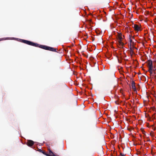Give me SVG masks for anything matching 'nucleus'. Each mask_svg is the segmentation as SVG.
I'll return each mask as SVG.
<instances>
[{
    "instance_id": "nucleus-2",
    "label": "nucleus",
    "mask_w": 156,
    "mask_h": 156,
    "mask_svg": "<svg viewBox=\"0 0 156 156\" xmlns=\"http://www.w3.org/2000/svg\"><path fill=\"white\" fill-rule=\"evenodd\" d=\"M22 42L25 44H27L28 45L36 47L37 46L38 44L34 43L30 41L26 40H21Z\"/></svg>"
},
{
    "instance_id": "nucleus-4",
    "label": "nucleus",
    "mask_w": 156,
    "mask_h": 156,
    "mask_svg": "<svg viewBox=\"0 0 156 156\" xmlns=\"http://www.w3.org/2000/svg\"><path fill=\"white\" fill-rule=\"evenodd\" d=\"M118 42L119 43V45L123 46L124 44V43L122 42L123 38L122 37V34L121 33H118Z\"/></svg>"
},
{
    "instance_id": "nucleus-16",
    "label": "nucleus",
    "mask_w": 156,
    "mask_h": 156,
    "mask_svg": "<svg viewBox=\"0 0 156 156\" xmlns=\"http://www.w3.org/2000/svg\"><path fill=\"white\" fill-rule=\"evenodd\" d=\"M137 90H138L139 89H140V87H139V86L138 84H137Z\"/></svg>"
},
{
    "instance_id": "nucleus-27",
    "label": "nucleus",
    "mask_w": 156,
    "mask_h": 156,
    "mask_svg": "<svg viewBox=\"0 0 156 156\" xmlns=\"http://www.w3.org/2000/svg\"><path fill=\"white\" fill-rule=\"evenodd\" d=\"M150 135H151V136H152V134H151H151H150Z\"/></svg>"
},
{
    "instance_id": "nucleus-12",
    "label": "nucleus",
    "mask_w": 156,
    "mask_h": 156,
    "mask_svg": "<svg viewBox=\"0 0 156 156\" xmlns=\"http://www.w3.org/2000/svg\"><path fill=\"white\" fill-rule=\"evenodd\" d=\"M153 70H154L153 68L151 69H148V71L150 73L151 75L153 76L154 75V73L153 72Z\"/></svg>"
},
{
    "instance_id": "nucleus-5",
    "label": "nucleus",
    "mask_w": 156,
    "mask_h": 156,
    "mask_svg": "<svg viewBox=\"0 0 156 156\" xmlns=\"http://www.w3.org/2000/svg\"><path fill=\"white\" fill-rule=\"evenodd\" d=\"M136 83L134 81L133 79H131V86L132 87V89L134 91H136V88L135 87Z\"/></svg>"
},
{
    "instance_id": "nucleus-11",
    "label": "nucleus",
    "mask_w": 156,
    "mask_h": 156,
    "mask_svg": "<svg viewBox=\"0 0 156 156\" xmlns=\"http://www.w3.org/2000/svg\"><path fill=\"white\" fill-rule=\"evenodd\" d=\"M57 49L54 48L52 47H48V50L50 51H55V52H57L56 51V50Z\"/></svg>"
},
{
    "instance_id": "nucleus-19",
    "label": "nucleus",
    "mask_w": 156,
    "mask_h": 156,
    "mask_svg": "<svg viewBox=\"0 0 156 156\" xmlns=\"http://www.w3.org/2000/svg\"><path fill=\"white\" fill-rule=\"evenodd\" d=\"M4 38H0V41L4 40Z\"/></svg>"
},
{
    "instance_id": "nucleus-26",
    "label": "nucleus",
    "mask_w": 156,
    "mask_h": 156,
    "mask_svg": "<svg viewBox=\"0 0 156 156\" xmlns=\"http://www.w3.org/2000/svg\"><path fill=\"white\" fill-rule=\"evenodd\" d=\"M135 61H136V59H135Z\"/></svg>"
},
{
    "instance_id": "nucleus-9",
    "label": "nucleus",
    "mask_w": 156,
    "mask_h": 156,
    "mask_svg": "<svg viewBox=\"0 0 156 156\" xmlns=\"http://www.w3.org/2000/svg\"><path fill=\"white\" fill-rule=\"evenodd\" d=\"M48 150V154H49V155H52L54 154V153H53L51 150L50 147L48 146L47 147Z\"/></svg>"
},
{
    "instance_id": "nucleus-15",
    "label": "nucleus",
    "mask_w": 156,
    "mask_h": 156,
    "mask_svg": "<svg viewBox=\"0 0 156 156\" xmlns=\"http://www.w3.org/2000/svg\"><path fill=\"white\" fill-rule=\"evenodd\" d=\"M138 123L140 124H141L142 123V121L140 120H138Z\"/></svg>"
},
{
    "instance_id": "nucleus-23",
    "label": "nucleus",
    "mask_w": 156,
    "mask_h": 156,
    "mask_svg": "<svg viewBox=\"0 0 156 156\" xmlns=\"http://www.w3.org/2000/svg\"><path fill=\"white\" fill-rule=\"evenodd\" d=\"M115 102L117 104H119V103H118V101H115Z\"/></svg>"
},
{
    "instance_id": "nucleus-13",
    "label": "nucleus",
    "mask_w": 156,
    "mask_h": 156,
    "mask_svg": "<svg viewBox=\"0 0 156 156\" xmlns=\"http://www.w3.org/2000/svg\"><path fill=\"white\" fill-rule=\"evenodd\" d=\"M142 30V28H141L140 26L137 25V32L139 31H141Z\"/></svg>"
},
{
    "instance_id": "nucleus-18",
    "label": "nucleus",
    "mask_w": 156,
    "mask_h": 156,
    "mask_svg": "<svg viewBox=\"0 0 156 156\" xmlns=\"http://www.w3.org/2000/svg\"><path fill=\"white\" fill-rule=\"evenodd\" d=\"M49 156H59L58 155H55V154H54L52 155H49Z\"/></svg>"
},
{
    "instance_id": "nucleus-20",
    "label": "nucleus",
    "mask_w": 156,
    "mask_h": 156,
    "mask_svg": "<svg viewBox=\"0 0 156 156\" xmlns=\"http://www.w3.org/2000/svg\"><path fill=\"white\" fill-rule=\"evenodd\" d=\"M140 109L138 110V111L137 110V113H139V112H140Z\"/></svg>"
},
{
    "instance_id": "nucleus-8",
    "label": "nucleus",
    "mask_w": 156,
    "mask_h": 156,
    "mask_svg": "<svg viewBox=\"0 0 156 156\" xmlns=\"http://www.w3.org/2000/svg\"><path fill=\"white\" fill-rule=\"evenodd\" d=\"M147 66L149 69H153V67L152 65V62L151 61L149 60L147 62Z\"/></svg>"
},
{
    "instance_id": "nucleus-1",
    "label": "nucleus",
    "mask_w": 156,
    "mask_h": 156,
    "mask_svg": "<svg viewBox=\"0 0 156 156\" xmlns=\"http://www.w3.org/2000/svg\"><path fill=\"white\" fill-rule=\"evenodd\" d=\"M136 37L135 36L131 35L129 38L130 45V54L131 57L133 58L136 56L134 51V49H136L135 47L136 41V39H135Z\"/></svg>"
},
{
    "instance_id": "nucleus-25",
    "label": "nucleus",
    "mask_w": 156,
    "mask_h": 156,
    "mask_svg": "<svg viewBox=\"0 0 156 156\" xmlns=\"http://www.w3.org/2000/svg\"><path fill=\"white\" fill-rule=\"evenodd\" d=\"M65 51H67V49H65Z\"/></svg>"
},
{
    "instance_id": "nucleus-14",
    "label": "nucleus",
    "mask_w": 156,
    "mask_h": 156,
    "mask_svg": "<svg viewBox=\"0 0 156 156\" xmlns=\"http://www.w3.org/2000/svg\"><path fill=\"white\" fill-rule=\"evenodd\" d=\"M134 28L135 31H136V24H134Z\"/></svg>"
},
{
    "instance_id": "nucleus-28",
    "label": "nucleus",
    "mask_w": 156,
    "mask_h": 156,
    "mask_svg": "<svg viewBox=\"0 0 156 156\" xmlns=\"http://www.w3.org/2000/svg\"><path fill=\"white\" fill-rule=\"evenodd\" d=\"M101 149H102V147H101Z\"/></svg>"
},
{
    "instance_id": "nucleus-30",
    "label": "nucleus",
    "mask_w": 156,
    "mask_h": 156,
    "mask_svg": "<svg viewBox=\"0 0 156 156\" xmlns=\"http://www.w3.org/2000/svg\"><path fill=\"white\" fill-rule=\"evenodd\" d=\"M139 98H140V96H139Z\"/></svg>"
},
{
    "instance_id": "nucleus-10",
    "label": "nucleus",
    "mask_w": 156,
    "mask_h": 156,
    "mask_svg": "<svg viewBox=\"0 0 156 156\" xmlns=\"http://www.w3.org/2000/svg\"><path fill=\"white\" fill-rule=\"evenodd\" d=\"M38 151H39L41 152L43 154L46 155L47 156H49V154H48V153H47L44 151H43V150L41 149H38Z\"/></svg>"
},
{
    "instance_id": "nucleus-22",
    "label": "nucleus",
    "mask_w": 156,
    "mask_h": 156,
    "mask_svg": "<svg viewBox=\"0 0 156 156\" xmlns=\"http://www.w3.org/2000/svg\"><path fill=\"white\" fill-rule=\"evenodd\" d=\"M88 21L90 23H91V20H88Z\"/></svg>"
},
{
    "instance_id": "nucleus-24",
    "label": "nucleus",
    "mask_w": 156,
    "mask_h": 156,
    "mask_svg": "<svg viewBox=\"0 0 156 156\" xmlns=\"http://www.w3.org/2000/svg\"><path fill=\"white\" fill-rule=\"evenodd\" d=\"M75 105H77V101H75Z\"/></svg>"
},
{
    "instance_id": "nucleus-6",
    "label": "nucleus",
    "mask_w": 156,
    "mask_h": 156,
    "mask_svg": "<svg viewBox=\"0 0 156 156\" xmlns=\"http://www.w3.org/2000/svg\"><path fill=\"white\" fill-rule=\"evenodd\" d=\"M37 46H36V47H39L46 50H48V49L49 47L47 46L40 45L38 44V45H37Z\"/></svg>"
},
{
    "instance_id": "nucleus-21",
    "label": "nucleus",
    "mask_w": 156,
    "mask_h": 156,
    "mask_svg": "<svg viewBox=\"0 0 156 156\" xmlns=\"http://www.w3.org/2000/svg\"><path fill=\"white\" fill-rule=\"evenodd\" d=\"M133 145L136 146V144L135 142H133Z\"/></svg>"
},
{
    "instance_id": "nucleus-29",
    "label": "nucleus",
    "mask_w": 156,
    "mask_h": 156,
    "mask_svg": "<svg viewBox=\"0 0 156 156\" xmlns=\"http://www.w3.org/2000/svg\"><path fill=\"white\" fill-rule=\"evenodd\" d=\"M135 74H136V73H135Z\"/></svg>"
},
{
    "instance_id": "nucleus-3",
    "label": "nucleus",
    "mask_w": 156,
    "mask_h": 156,
    "mask_svg": "<svg viewBox=\"0 0 156 156\" xmlns=\"http://www.w3.org/2000/svg\"><path fill=\"white\" fill-rule=\"evenodd\" d=\"M22 42L25 44H27L28 45L36 47L37 46L38 44L34 43L30 41L26 40H21Z\"/></svg>"
},
{
    "instance_id": "nucleus-17",
    "label": "nucleus",
    "mask_w": 156,
    "mask_h": 156,
    "mask_svg": "<svg viewBox=\"0 0 156 156\" xmlns=\"http://www.w3.org/2000/svg\"><path fill=\"white\" fill-rule=\"evenodd\" d=\"M120 155L121 156H125V154H124L121 153H120Z\"/></svg>"
},
{
    "instance_id": "nucleus-7",
    "label": "nucleus",
    "mask_w": 156,
    "mask_h": 156,
    "mask_svg": "<svg viewBox=\"0 0 156 156\" xmlns=\"http://www.w3.org/2000/svg\"><path fill=\"white\" fill-rule=\"evenodd\" d=\"M26 144L30 147H31L34 144V142L31 140H27V142H26Z\"/></svg>"
}]
</instances>
